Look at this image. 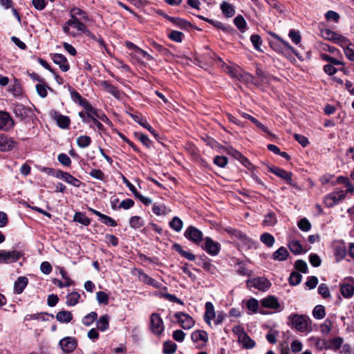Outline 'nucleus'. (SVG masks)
Masks as SVG:
<instances>
[{"mask_svg": "<svg viewBox=\"0 0 354 354\" xmlns=\"http://www.w3.org/2000/svg\"><path fill=\"white\" fill-rule=\"evenodd\" d=\"M97 328L101 331H105L109 327V316L104 315L101 316L96 322Z\"/></svg>", "mask_w": 354, "mask_h": 354, "instance_id": "cd10ccee", "label": "nucleus"}, {"mask_svg": "<svg viewBox=\"0 0 354 354\" xmlns=\"http://www.w3.org/2000/svg\"><path fill=\"white\" fill-rule=\"evenodd\" d=\"M170 227L176 232H180L183 226V221L178 216H174L169 222Z\"/></svg>", "mask_w": 354, "mask_h": 354, "instance_id": "c9c22d12", "label": "nucleus"}, {"mask_svg": "<svg viewBox=\"0 0 354 354\" xmlns=\"http://www.w3.org/2000/svg\"><path fill=\"white\" fill-rule=\"evenodd\" d=\"M183 36H184V35L183 32H181L180 31H177V30H172L168 35V37L171 40L178 42V43H180L183 41Z\"/></svg>", "mask_w": 354, "mask_h": 354, "instance_id": "864d4df0", "label": "nucleus"}, {"mask_svg": "<svg viewBox=\"0 0 354 354\" xmlns=\"http://www.w3.org/2000/svg\"><path fill=\"white\" fill-rule=\"evenodd\" d=\"M260 240L262 243H263L266 246L270 248L273 246L274 243V237L269 234V233H263L260 236Z\"/></svg>", "mask_w": 354, "mask_h": 354, "instance_id": "4c0bfd02", "label": "nucleus"}, {"mask_svg": "<svg viewBox=\"0 0 354 354\" xmlns=\"http://www.w3.org/2000/svg\"><path fill=\"white\" fill-rule=\"evenodd\" d=\"M70 15H73L76 17L80 16V19H84L85 21H90L88 15L79 8H73L70 10Z\"/></svg>", "mask_w": 354, "mask_h": 354, "instance_id": "49530a36", "label": "nucleus"}, {"mask_svg": "<svg viewBox=\"0 0 354 354\" xmlns=\"http://www.w3.org/2000/svg\"><path fill=\"white\" fill-rule=\"evenodd\" d=\"M71 95L72 100L78 103L81 106H82L85 110L88 107V106L91 104L89 102L82 97L81 95L76 91L73 90L71 92Z\"/></svg>", "mask_w": 354, "mask_h": 354, "instance_id": "4be33fe9", "label": "nucleus"}, {"mask_svg": "<svg viewBox=\"0 0 354 354\" xmlns=\"http://www.w3.org/2000/svg\"><path fill=\"white\" fill-rule=\"evenodd\" d=\"M21 256V254L17 250H12L10 252L0 250V263H9L15 262L20 259Z\"/></svg>", "mask_w": 354, "mask_h": 354, "instance_id": "6e6552de", "label": "nucleus"}, {"mask_svg": "<svg viewBox=\"0 0 354 354\" xmlns=\"http://www.w3.org/2000/svg\"><path fill=\"white\" fill-rule=\"evenodd\" d=\"M247 286H253L259 290L265 291L270 287L271 283L266 278L256 277L252 279H248L247 281Z\"/></svg>", "mask_w": 354, "mask_h": 354, "instance_id": "0eeeda50", "label": "nucleus"}, {"mask_svg": "<svg viewBox=\"0 0 354 354\" xmlns=\"http://www.w3.org/2000/svg\"><path fill=\"white\" fill-rule=\"evenodd\" d=\"M250 41L252 43L254 48L259 51H261L260 46L262 44V39L259 35H252L250 37Z\"/></svg>", "mask_w": 354, "mask_h": 354, "instance_id": "052dcab7", "label": "nucleus"}, {"mask_svg": "<svg viewBox=\"0 0 354 354\" xmlns=\"http://www.w3.org/2000/svg\"><path fill=\"white\" fill-rule=\"evenodd\" d=\"M341 293L345 298L351 297L354 294V287L349 283H344L341 286Z\"/></svg>", "mask_w": 354, "mask_h": 354, "instance_id": "72a5a7b5", "label": "nucleus"}, {"mask_svg": "<svg viewBox=\"0 0 354 354\" xmlns=\"http://www.w3.org/2000/svg\"><path fill=\"white\" fill-rule=\"evenodd\" d=\"M73 221L85 226L89 225L91 223V219L86 217L83 212H76L73 216Z\"/></svg>", "mask_w": 354, "mask_h": 354, "instance_id": "7c9ffc66", "label": "nucleus"}, {"mask_svg": "<svg viewBox=\"0 0 354 354\" xmlns=\"http://www.w3.org/2000/svg\"><path fill=\"white\" fill-rule=\"evenodd\" d=\"M91 138L88 136H80L77 138V144L81 148H86L91 145Z\"/></svg>", "mask_w": 354, "mask_h": 354, "instance_id": "09e8293b", "label": "nucleus"}, {"mask_svg": "<svg viewBox=\"0 0 354 354\" xmlns=\"http://www.w3.org/2000/svg\"><path fill=\"white\" fill-rule=\"evenodd\" d=\"M86 111H90L91 113V114L93 115H94L97 120H100L102 122H104L108 124L111 123L110 120L107 118V116L104 113H103L98 109L94 108L91 104H90L88 106V107L86 109Z\"/></svg>", "mask_w": 354, "mask_h": 354, "instance_id": "412c9836", "label": "nucleus"}, {"mask_svg": "<svg viewBox=\"0 0 354 354\" xmlns=\"http://www.w3.org/2000/svg\"><path fill=\"white\" fill-rule=\"evenodd\" d=\"M58 161L64 166H70L71 164V160L68 155L66 153H60L57 157Z\"/></svg>", "mask_w": 354, "mask_h": 354, "instance_id": "774afa93", "label": "nucleus"}, {"mask_svg": "<svg viewBox=\"0 0 354 354\" xmlns=\"http://www.w3.org/2000/svg\"><path fill=\"white\" fill-rule=\"evenodd\" d=\"M313 315L317 319H323L326 316L324 306L322 305L316 306L313 310Z\"/></svg>", "mask_w": 354, "mask_h": 354, "instance_id": "a19ab883", "label": "nucleus"}, {"mask_svg": "<svg viewBox=\"0 0 354 354\" xmlns=\"http://www.w3.org/2000/svg\"><path fill=\"white\" fill-rule=\"evenodd\" d=\"M56 319L60 323H68L73 319V314L68 310H62L57 313Z\"/></svg>", "mask_w": 354, "mask_h": 354, "instance_id": "bb28decb", "label": "nucleus"}, {"mask_svg": "<svg viewBox=\"0 0 354 354\" xmlns=\"http://www.w3.org/2000/svg\"><path fill=\"white\" fill-rule=\"evenodd\" d=\"M234 23L235 26L237 27V28L241 32H245L246 26H247V23L242 15H239L236 16L234 19Z\"/></svg>", "mask_w": 354, "mask_h": 354, "instance_id": "e433bc0d", "label": "nucleus"}, {"mask_svg": "<svg viewBox=\"0 0 354 354\" xmlns=\"http://www.w3.org/2000/svg\"><path fill=\"white\" fill-rule=\"evenodd\" d=\"M337 182L339 184H344L346 187V189L350 193L354 192V186L351 184L348 178L344 176H339L337 179Z\"/></svg>", "mask_w": 354, "mask_h": 354, "instance_id": "3c124183", "label": "nucleus"}, {"mask_svg": "<svg viewBox=\"0 0 354 354\" xmlns=\"http://www.w3.org/2000/svg\"><path fill=\"white\" fill-rule=\"evenodd\" d=\"M16 145L17 142L13 138H9L3 133H0V151H10Z\"/></svg>", "mask_w": 354, "mask_h": 354, "instance_id": "9b49d317", "label": "nucleus"}, {"mask_svg": "<svg viewBox=\"0 0 354 354\" xmlns=\"http://www.w3.org/2000/svg\"><path fill=\"white\" fill-rule=\"evenodd\" d=\"M28 110L25 108L21 104H17L14 108V113L16 116L19 117L21 119H23L24 117L27 115Z\"/></svg>", "mask_w": 354, "mask_h": 354, "instance_id": "8fccbe9b", "label": "nucleus"}, {"mask_svg": "<svg viewBox=\"0 0 354 354\" xmlns=\"http://www.w3.org/2000/svg\"><path fill=\"white\" fill-rule=\"evenodd\" d=\"M129 225L131 227L138 229L142 227L145 225V223L141 217L134 216L129 219Z\"/></svg>", "mask_w": 354, "mask_h": 354, "instance_id": "ea45409f", "label": "nucleus"}, {"mask_svg": "<svg viewBox=\"0 0 354 354\" xmlns=\"http://www.w3.org/2000/svg\"><path fill=\"white\" fill-rule=\"evenodd\" d=\"M216 317L214 306L212 302H207L205 304V313L204 315L205 321L210 324L211 320Z\"/></svg>", "mask_w": 354, "mask_h": 354, "instance_id": "b1692460", "label": "nucleus"}, {"mask_svg": "<svg viewBox=\"0 0 354 354\" xmlns=\"http://www.w3.org/2000/svg\"><path fill=\"white\" fill-rule=\"evenodd\" d=\"M223 13L227 17H231L235 14V10L230 3L223 1L221 5Z\"/></svg>", "mask_w": 354, "mask_h": 354, "instance_id": "473e14b6", "label": "nucleus"}, {"mask_svg": "<svg viewBox=\"0 0 354 354\" xmlns=\"http://www.w3.org/2000/svg\"><path fill=\"white\" fill-rule=\"evenodd\" d=\"M203 248L210 255H217L221 250V245L218 242L214 241L210 237L205 239V245Z\"/></svg>", "mask_w": 354, "mask_h": 354, "instance_id": "9d476101", "label": "nucleus"}, {"mask_svg": "<svg viewBox=\"0 0 354 354\" xmlns=\"http://www.w3.org/2000/svg\"><path fill=\"white\" fill-rule=\"evenodd\" d=\"M277 223V218L276 214L273 212H269L265 215L262 225L263 226L272 227L275 225Z\"/></svg>", "mask_w": 354, "mask_h": 354, "instance_id": "a878e982", "label": "nucleus"}, {"mask_svg": "<svg viewBox=\"0 0 354 354\" xmlns=\"http://www.w3.org/2000/svg\"><path fill=\"white\" fill-rule=\"evenodd\" d=\"M191 338L193 342H198V341H203V342H207L208 340V335L207 333L201 330H197L194 331L191 335Z\"/></svg>", "mask_w": 354, "mask_h": 354, "instance_id": "c85d7f7f", "label": "nucleus"}, {"mask_svg": "<svg viewBox=\"0 0 354 354\" xmlns=\"http://www.w3.org/2000/svg\"><path fill=\"white\" fill-rule=\"evenodd\" d=\"M320 57L323 60L330 62V64L336 65V66L343 64V63L341 61L338 60L336 58L332 57L326 53H322Z\"/></svg>", "mask_w": 354, "mask_h": 354, "instance_id": "4d7b16f0", "label": "nucleus"}, {"mask_svg": "<svg viewBox=\"0 0 354 354\" xmlns=\"http://www.w3.org/2000/svg\"><path fill=\"white\" fill-rule=\"evenodd\" d=\"M247 308L249 310H251L253 313H256L259 309V302L254 298L250 299L246 304Z\"/></svg>", "mask_w": 354, "mask_h": 354, "instance_id": "5fc2aeb1", "label": "nucleus"}, {"mask_svg": "<svg viewBox=\"0 0 354 354\" xmlns=\"http://www.w3.org/2000/svg\"><path fill=\"white\" fill-rule=\"evenodd\" d=\"M301 274L296 271H293L289 277L288 281L291 286H297L301 283Z\"/></svg>", "mask_w": 354, "mask_h": 354, "instance_id": "de8ad7c7", "label": "nucleus"}, {"mask_svg": "<svg viewBox=\"0 0 354 354\" xmlns=\"http://www.w3.org/2000/svg\"><path fill=\"white\" fill-rule=\"evenodd\" d=\"M96 299L99 304L106 305L109 303V296L106 292L103 291H100L97 292Z\"/></svg>", "mask_w": 354, "mask_h": 354, "instance_id": "e2e57ef3", "label": "nucleus"}, {"mask_svg": "<svg viewBox=\"0 0 354 354\" xmlns=\"http://www.w3.org/2000/svg\"><path fill=\"white\" fill-rule=\"evenodd\" d=\"M135 136L147 148L150 147L151 141L146 135L142 133L136 132Z\"/></svg>", "mask_w": 354, "mask_h": 354, "instance_id": "69168bd1", "label": "nucleus"}, {"mask_svg": "<svg viewBox=\"0 0 354 354\" xmlns=\"http://www.w3.org/2000/svg\"><path fill=\"white\" fill-rule=\"evenodd\" d=\"M101 86L110 94L113 95L117 99H120L122 96V93L118 90V88L110 84L108 81H102L101 82Z\"/></svg>", "mask_w": 354, "mask_h": 354, "instance_id": "6ab92c4d", "label": "nucleus"}, {"mask_svg": "<svg viewBox=\"0 0 354 354\" xmlns=\"http://www.w3.org/2000/svg\"><path fill=\"white\" fill-rule=\"evenodd\" d=\"M256 75L258 77V80H257L255 84L268 82V77L265 75L264 72L262 70L257 68L256 70Z\"/></svg>", "mask_w": 354, "mask_h": 354, "instance_id": "0e129e2a", "label": "nucleus"}, {"mask_svg": "<svg viewBox=\"0 0 354 354\" xmlns=\"http://www.w3.org/2000/svg\"><path fill=\"white\" fill-rule=\"evenodd\" d=\"M174 317L183 329H190L194 325L195 322L193 318L185 313L178 312L174 315Z\"/></svg>", "mask_w": 354, "mask_h": 354, "instance_id": "423d86ee", "label": "nucleus"}, {"mask_svg": "<svg viewBox=\"0 0 354 354\" xmlns=\"http://www.w3.org/2000/svg\"><path fill=\"white\" fill-rule=\"evenodd\" d=\"M177 350L176 344L168 340L163 343L162 352L164 354H174Z\"/></svg>", "mask_w": 354, "mask_h": 354, "instance_id": "2f4dec72", "label": "nucleus"}, {"mask_svg": "<svg viewBox=\"0 0 354 354\" xmlns=\"http://www.w3.org/2000/svg\"><path fill=\"white\" fill-rule=\"evenodd\" d=\"M14 125L10 115L6 111H0V129L8 131Z\"/></svg>", "mask_w": 354, "mask_h": 354, "instance_id": "4468645a", "label": "nucleus"}, {"mask_svg": "<svg viewBox=\"0 0 354 354\" xmlns=\"http://www.w3.org/2000/svg\"><path fill=\"white\" fill-rule=\"evenodd\" d=\"M318 293L322 295L324 299L329 298L330 293L328 286L325 283H321L318 287Z\"/></svg>", "mask_w": 354, "mask_h": 354, "instance_id": "13d9d810", "label": "nucleus"}, {"mask_svg": "<svg viewBox=\"0 0 354 354\" xmlns=\"http://www.w3.org/2000/svg\"><path fill=\"white\" fill-rule=\"evenodd\" d=\"M140 277L142 278V281L147 285H150L154 288H159L160 286L158 281L145 273H140Z\"/></svg>", "mask_w": 354, "mask_h": 354, "instance_id": "c03bdc74", "label": "nucleus"}, {"mask_svg": "<svg viewBox=\"0 0 354 354\" xmlns=\"http://www.w3.org/2000/svg\"><path fill=\"white\" fill-rule=\"evenodd\" d=\"M59 345L64 352L71 353L75 349L77 342L75 338L66 337L59 341Z\"/></svg>", "mask_w": 354, "mask_h": 354, "instance_id": "f8f14e48", "label": "nucleus"}, {"mask_svg": "<svg viewBox=\"0 0 354 354\" xmlns=\"http://www.w3.org/2000/svg\"><path fill=\"white\" fill-rule=\"evenodd\" d=\"M232 331L237 335L239 342L241 344L244 348L248 349L254 347L255 342L249 337L241 326H234Z\"/></svg>", "mask_w": 354, "mask_h": 354, "instance_id": "f03ea898", "label": "nucleus"}, {"mask_svg": "<svg viewBox=\"0 0 354 354\" xmlns=\"http://www.w3.org/2000/svg\"><path fill=\"white\" fill-rule=\"evenodd\" d=\"M184 236L190 241L198 245L203 241L202 232L194 226H189L184 232Z\"/></svg>", "mask_w": 354, "mask_h": 354, "instance_id": "20e7f679", "label": "nucleus"}, {"mask_svg": "<svg viewBox=\"0 0 354 354\" xmlns=\"http://www.w3.org/2000/svg\"><path fill=\"white\" fill-rule=\"evenodd\" d=\"M269 171L276 176L281 178L282 179L286 180L288 184L291 185H294V183L292 180V174L290 171H287L283 169H281L277 167H272L269 168Z\"/></svg>", "mask_w": 354, "mask_h": 354, "instance_id": "ddd939ff", "label": "nucleus"}, {"mask_svg": "<svg viewBox=\"0 0 354 354\" xmlns=\"http://www.w3.org/2000/svg\"><path fill=\"white\" fill-rule=\"evenodd\" d=\"M80 299V295L77 292H72L66 296V304L70 306L76 305L79 299Z\"/></svg>", "mask_w": 354, "mask_h": 354, "instance_id": "f704fd0d", "label": "nucleus"}, {"mask_svg": "<svg viewBox=\"0 0 354 354\" xmlns=\"http://www.w3.org/2000/svg\"><path fill=\"white\" fill-rule=\"evenodd\" d=\"M270 35L272 36L273 37V39L277 40L281 44V46L283 47V50H289L292 53H293L295 55H297V53L295 51V50L293 48L292 46H291L290 45V44L288 41L283 40L281 37H280L279 35H277L274 32H270Z\"/></svg>", "mask_w": 354, "mask_h": 354, "instance_id": "c756f323", "label": "nucleus"}, {"mask_svg": "<svg viewBox=\"0 0 354 354\" xmlns=\"http://www.w3.org/2000/svg\"><path fill=\"white\" fill-rule=\"evenodd\" d=\"M297 225L299 228L304 231V232H308L311 228V224L308 221V220L306 218H301L298 221Z\"/></svg>", "mask_w": 354, "mask_h": 354, "instance_id": "6e6d98bb", "label": "nucleus"}, {"mask_svg": "<svg viewBox=\"0 0 354 354\" xmlns=\"http://www.w3.org/2000/svg\"><path fill=\"white\" fill-rule=\"evenodd\" d=\"M295 268L296 270L303 273H306L308 271V267L306 261L301 259L295 261Z\"/></svg>", "mask_w": 354, "mask_h": 354, "instance_id": "680f3d73", "label": "nucleus"}, {"mask_svg": "<svg viewBox=\"0 0 354 354\" xmlns=\"http://www.w3.org/2000/svg\"><path fill=\"white\" fill-rule=\"evenodd\" d=\"M288 248L290 250L295 254H300L303 251V248L299 241H290L288 243Z\"/></svg>", "mask_w": 354, "mask_h": 354, "instance_id": "79ce46f5", "label": "nucleus"}, {"mask_svg": "<svg viewBox=\"0 0 354 354\" xmlns=\"http://www.w3.org/2000/svg\"><path fill=\"white\" fill-rule=\"evenodd\" d=\"M288 319L290 321L289 325L299 332L307 331L310 328L311 321L305 315L292 314L289 315Z\"/></svg>", "mask_w": 354, "mask_h": 354, "instance_id": "f257e3e1", "label": "nucleus"}, {"mask_svg": "<svg viewBox=\"0 0 354 354\" xmlns=\"http://www.w3.org/2000/svg\"><path fill=\"white\" fill-rule=\"evenodd\" d=\"M225 230L232 236V238H236L245 243L249 241V239L247 235L240 230L231 227L227 228Z\"/></svg>", "mask_w": 354, "mask_h": 354, "instance_id": "5701e85b", "label": "nucleus"}, {"mask_svg": "<svg viewBox=\"0 0 354 354\" xmlns=\"http://www.w3.org/2000/svg\"><path fill=\"white\" fill-rule=\"evenodd\" d=\"M130 116L133 119L135 122L138 123L142 127L146 128L148 131H149L156 138L158 136V134L156 133V131L151 127V126L146 121L144 120L140 115L129 113Z\"/></svg>", "mask_w": 354, "mask_h": 354, "instance_id": "aec40b11", "label": "nucleus"}, {"mask_svg": "<svg viewBox=\"0 0 354 354\" xmlns=\"http://www.w3.org/2000/svg\"><path fill=\"white\" fill-rule=\"evenodd\" d=\"M97 314L95 312H91L85 315L82 319V324L84 326H88L91 325L95 320H97Z\"/></svg>", "mask_w": 354, "mask_h": 354, "instance_id": "a18cd8bd", "label": "nucleus"}, {"mask_svg": "<svg viewBox=\"0 0 354 354\" xmlns=\"http://www.w3.org/2000/svg\"><path fill=\"white\" fill-rule=\"evenodd\" d=\"M289 256V252L285 247H280L272 254V259L276 261H285Z\"/></svg>", "mask_w": 354, "mask_h": 354, "instance_id": "393cba45", "label": "nucleus"}, {"mask_svg": "<svg viewBox=\"0 0 354 354\" xmlns=\"http://www.w3.org/2000/svg\"><path fill=\"white\" fill-rule=\"evenodd\" d=\"M28 283V279L26 277H19L14 283V292L16 294L23 292Z\"/></svg>", "mask_w": 354, "mask_h": 354, "instance_id": "a211bd4d", "label": "nucleus"}, {"mask_svg": "<svg viewBox=\"0 0 354 354\" xmlns=\"http://www.w3.org/2000/svg\"><path fill=\"white\" fill-rule=\"evenodd\" d=\"M261 305L268 308L277 310L279 308L280 305L278 299L273 295H270L261 301Z\"/></svg>", "mask_w": 354, "mask_h": 354, "instance_id": "f3484780", "label": "nucleus"}, {"mask_svg": "<svg viewBox=\"0 0 354 354\" xmlns=\"http://www.w3.org/2000/svg\"><path fill=\"white\" fill-rule=\"evenodd\" d=\"M227 153L228 154L234 157L235 159L239 160L245 167L249 169L252 165L251 162L248 160V159L235 149L232 147L229 148L227 149Z\"/></svg>", "mask_w": 354, "mask_h": 354, "instance_id": "dca6fc26", "label": "nucleus"}, {"mask_svg": "<svg viewBox=\"0 0 354 354\" xmlns=\"http://www.w3.org/2000/svg\"><path fill=\"white\" fill-rule=\"evenodd\" d=\"M350 193L347 190H338L335 191L325 197L324 203L328 207H332L334 205L343 200L346 194Z\"/></svg>", "mask_w": 354, "mask_h": 354, "instance_id": "39448f33", "label": "nucleus"}, {"mask_svg": "<svg viewBox=\"0 0 354 354\" xmlns=\"http://www.w3.org/2000/svg\"><path fill=\"white\" fill-rule=\"evenodd\" d=\"M343 344V338L340 337H335L330 342V345L329 346V348L334 350L337 351L339 350Z\"/></svg>", "mask_w": 354, "mask_h": 354, "instance_id": "bf43d9fd", "label": "nucleus"}, {"mask_svg": "<svg viewBox=\"0 0 354 354\" xmlns=\"http://www.w3.org/2000/svg\"><path fill=\"white\" fill-rule=\"evenodd\" d=\"M214 163L220 167H225L227 164V158L223 156H216L214 158Z\"/></svg>", "mask_w": 354, "mask_h": 354, "instance_id": "338daca9", "label": "nucleus"}, {"mask_svg": "<svg viewBox=\"0 0 354 354\" xmlns=\"http://www.w3.org/2000/svg\"><path fill=\"white\" fill-rule=\"evenodd\" d=\"M53 62L59 65L60 69L64 71H68L70 69V65L66 57L62 54L56 53L52 57Z\"/></svg>", "mask_w": 354, "mask_h": 354, "instance_id": "2eb2a0df", "label": "nucleus"}, {"mask_svg": "<svg viewBox=\"0 0 354 354\" xmlns=\"http://www.w3.org/2000/svg\"><path fill=\"white\" fill-rule=\"evenodd\" d=\"M150 328L153 333L160 335L164 330L163 321L158 313H152L150 317Z\"/></svg>", "mask_w": 354, "mask_h": 354, "instance_id": "7ed1b4c3", "label": "nucleus"}, {"mask_svg": "<svg viewBox=\"0 0 354 354\" xmlns=\"http://www.w3.org/2000/svg\"><path fill=\"white\" fill-rule=\"evenodd\" d=\"M171 23L182 29H187L192 26L191 23L178 17L171 19Z\"/></svg>", "mask_w": 354, "mask_h": 354, "instance_id": "58836bf2", "label": "nucleus"}, {"mask_svg": "<svg viewBox=\"0 0 354 354\" xmlns=\"http://www.w3.org/2000/svg\"><path fill=\"white\" fill-rule=\"evenodd\" d=\"M50 117L56 122L57 124L62 129L68 128L71 120L68 116L60 114L55 110L50 111Z\"/></svg>", "mask_w": 354, "mask_h": 354, "instance_id": "1a4fd4ad", "label": "nucleus"}, {"mask_svg": "<svg viewBox=\"0 0 354 354\" xmlns=\"http://www.w3.org/2000/svg\"><path fill=\"white\" fill-rule=\"evenodd\" d=\"M337 35V33H336L334 31H332L328 28H325L321 30V35L323 38L332 41L333 42L336 39Z\"/></svg>", "mask_w": 354, "mask_h": 354, "instance_id": "37998d69", "label": "nucleus"}, {"mask_svg": "<svg viewBox=\"0 0 354 354\" xmlns=\"http://www.w3.org/2000/svg\"><path fill=\"white\" fill-rule=\"evenodd\" d=\"M64 180L66 181V183H68V184H71L76 187H80L82 184V182L79 179L73 176L71 174H70L68 172L65 175V178H64Z\"/></svg>", "mask_w": 354, "mask_h": 354, "instance_id": "603ef678", "label": "nucleus"}]
</instances>
